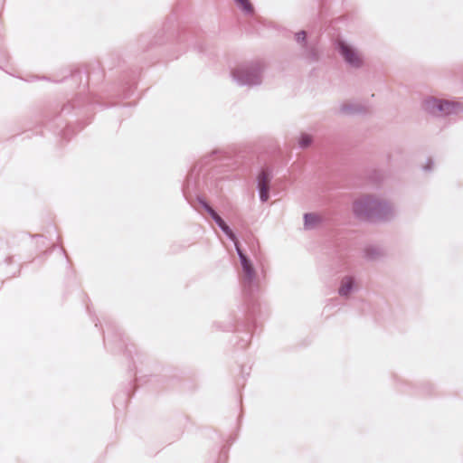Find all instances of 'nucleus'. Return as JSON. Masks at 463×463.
Wrapping results in <instances>:
<instances>
[{"instance_id": "5", "label": "nucleus", "mask_w": 463, "mask_h": 463, "mask_svg": "<svg viewBox=\"0 0 463 463\" xmlns=\"http://www.w3.org/2000/svg\"><path fill=\"white\" fill-rule=\"evenodd\" d=\"M321 221V218L314 213H309L305 215V225L307 228H312L317 223H319Z\"/></svg>"}, {"instance_id": "3", "label": "nucleus", "mask_w": 463, "mask_h": 463, "mask_svg": "<svg viewBox=\"0 0 463 463\" xmlns=\"http://www.w3.org/2000/svg\"><path fill=\"white\" fill-rule=\"evenodd\" d=\"M236 249H237L238 254L241 259V263L243 271L250 279L254 273L253 268H252L250 262L249 261V260L242 253V251L241 250V249L239 248L238 245L236 246Z\"/></svg>"}, {"instance_id": "9", "label": "nucleus", "mask_w": 463, "mask_h": 463, "mask_svg": "<svg viewBox=\"0 0 463 463\" xmlns=\"http://www.w3.org/2000/svg\"><path fill=\"white\" fill-rule=\"evenodd\" d=\"M453 105L448 101H439V109L445 113H449L452 109Z\"/></svg>"}, {"instance_id": "7", "label": "nucleus", "mask_w": 463, "mask_h": 463, "mask_svg": "<svg viewBox=\"0 0 463 463\" xmlns=\"http://www.w3.org/2000/svg\"><path fill=\"white\" fill-rule=\"evenodd\" d=\"M236 3L247 13L253 11V6L249 0H235Z\"/></svg>"}, {"instance_id": "12", "label": "nucleus", "mask_w": 463, "mask_h": 463, "mask_svg": "<svg viewBox=\"0 0 463 463\" xmlns=\"http://www.w3.org/2000/svg\"><path fill=\"white\" fill-rule=\"evenodd\" d=\"M296 36H297V40L298 41H299V42L300 41H304L305 38H306V33L305 32H299V33H297Z\"/></svg>"}, {"instance_id": "8", "label": "nucleus", "mask_w": 463, "mask_h": 463, "mask_svg": "<svg viewBox=\"0 0 463 463\" xmlns=\"http://www.w3.org/2000/svg\"><path fill=\"white\" fill-rule=\"evenodd\" d=\"M206 210L211 214V216L213 217V219L215 221V222L218 225H220V223L222 222L223 220L212 207H210L209 205H206Z\"/></svg>"}, {"instance_id": "10", "label": "nucleus", "mask_w": 463, "mask_h": 463, "mask_svg": "<svg viewBox=\"0 0 463 463\" xmlns=\"http://www.w3.org/2000/svg\"><path fill=\"white\" fill-rule=\"evenodd\" d=\"M312 139L308 135H303L299 139V145L303 147H306L310 145Z\"/></svg>"}, {"instance_id": "4", "label": "nucleus", "mask_w": 463, "mask_h": 463, "mask_svg": "<svg viewBox=\"0 0 463 463\" xmlns=\"http://www.w3.org/2000/svg\"><path fill=\"white\" fill-rule=\"evenodd\" d=\"M353 286V279L350 277H346L342 280L341 287L339 288V294L342 296H346L351 290Z\"/></svg>"}, {"instance_id": "1", "label": "nucleus", "mask_w": 463, "mask_h": 463, "mask_svg": "<svg viewBox=\"0 0 463 463\" xmlns=\"http://www.w3.org/2000/svg\"><path fill=\"white\" fill-rule=\"evenodd\" d=\"M339 48L341 54L343 55L345 61L354 67H359L362 64V58L359 53L351 48L346 43L340 42Z\"/></svg>"}, {"instance_id": "6", "label": "nucleus", "mask_w": 463, "mask_h": 463, "mask_svg": "<svg viewBox=\"0 0 463 463\" xmlns=\"http://www.w3.org/2000/svg\"><path fill=\"white\" fill-rule=\"evenodd\" d=\"M219 227L223 231V232L229 236L231 240H232L235 243V246L238 245L236 236L233 233V232L231 230V228L225 223L224 221L220 223Z\"/></svg>"}, {"instance_id": "11", "label": "nucleus", "mask_w": 463, "mask_h": 463, "mask_svg": "<svg viewBox=\"0 0 463 463\" xmlns=\"http://www.w3.org/2000/svg\"><path fill=\"white\" fill-rule=\"evenodd\" d=\"M363 200H357L354 203L353 208L357 214L362 213Z\"/></svg>"}, {"instance_id": "2", "label": "nucleus", "mask_w": 463, "mask_h": 463, "mask_svg": "<svg viewBox=\"0 0 463 463\" xmlns=\"http://www.w3.org/2000/svg\"><path fill=\"white\" fill-rule=\"evenodd\" d=\"M271 175L268 170H262L258 175V186L260 197L262 202H266L269 197V183Z\"/></svg>"}]
</instances>
